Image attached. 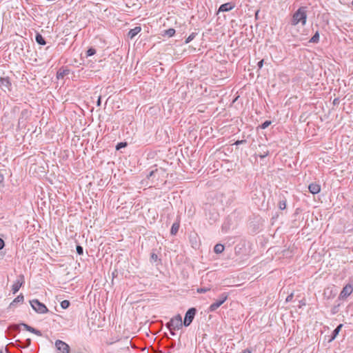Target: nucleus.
Masks as SVG:
<instances>
[{
	"label": "nucleus",
	"instance_id": "obj_1",
	"mask_svg": "<svg viewBox=\"0 0 353 353\" xmlns=\"http://www.w3.org/2000/svg\"><path fill=\"white\" fill-rule=\"evenodd\" d=\"M307 21V7H300L293 14L290 23L296 26L301 23L302 26L306 24Z\"/></svg>",
	"mask_w": 353,
	"mask_h": 353
},
{
	"label": "nucleus",
	"instance_id": "obj_2",
	"mask_svg": "<svg viewBox=\"0 0 353 353\" xmlns=\"http://www.w3.org/2000/svg\"><path fill=\"white\" fill-rule=\"evenodd\" d=\"M30 304L32 308L38 314H46L49 311L46 305L38 299H35L30 301Z\"/></svg>",
	"mask_w": 353,
	"mask_h": 353
},
{
	"label": "nucleus",
	"instance_id": "obj_3",
	"mask_svg": "<svg viewBox=\"0 0 353 353\" xmlns=\"http://www.w3.org/2000/svg\"><path fill=\"white\" fill-rule=\"evenodd\" d=\"M164 174L162 169H155L150 172L147 176L148 179L150 181V186L158 185V181L160 180L161 175Z\"/></svg>",
	"mask_w": 353,
	"mask_h": 353
},
{
	"label": "nucleus",
	"instance_id": "obj_4",
	"mask_svg": "<svg viewBox=\"0 0 353 353\" xmlns=\"http://www.w3.org/2000/svg\"><path fill=\"white\" fill-rule=\"evenodd\" d=\"M183 323L181 316L178 314L166 323V327L169 330H179L182 327Z\"/></svg>",
	"mask_w": 353,
	"mask_h": 353
},
{
	"label": "nucleus",
	"instance_id": "obj_5",
	"mask_svg": "<svg viewBox=\"0 0 353 353\" xmlns=\"http://www.w3.org/2000/svg\"><path fill=\"white\" fill-rule=\"evenodd\" d=\"M21 327H23L27 331L32 332L37 336H42V333L40 330H37L26 323H21L19 325H12L10 327V328L13 329L14 331H18L20 330Z\"/></svg>",
	"mask_w": 353,
	"mask_h": 353
},
{
	"label": "nucleus",
	"instance_id": "obj_6",
	"mask_svg": "<svg viewBox=\"0 0 353 353\" xmlns=\"http://www.w3.org/2000/svg\"><path fill=\"white\" fill-rule=\"evenodd\" d=\"M196 311L197 310L195 307H191L188 310V311L186 312V313L185 314V317H184V320H183V325L185 327L189 326L192 323V322L194 320V316L196 314Z\"/></svg>",
	"mask_w": 353,
	"mask_h": 353
},
{
	"label": "nucleus",
	"instance_id": "obj_7",
	"mask_svg": "<svg viewBox=\"0 0 353 353\" xmlns=\"http://www.w3.org/2000/svg\"><path fill=\"white\" fill-rule=\"evenodd\" d=\"M228 294L227 293H225V292L222 293L220 295V296H219V299L216 300L214 303H212L210 305V307L208 308V311L209 312H214V311H215L223 303H224V302L228 299Z\"/></svg>",
	"mask_w": 353,
	"mask_h": 353
},
{
	"label": "nucleus",
	"instance_id": "obj_8",
	"mask_svg": "<svg viewBox=\"0 0 353 353\" xmlns=\"http://www.w3.org/2000/svg\"><path fill=\"white\" fill-rule=\"evenodd\" d=\"M55 347L57 348V353H70V346L61 340L58 339L55 341Z\"/></svg>",
	"mask_w": 353,
	"mask_h": 353
},
{
	"label": "nucleus",
	"instance_id": "obj_9",
	"mask_svg": "<svg viewBox=\"0 0 353 353\" xmlns=\"http://www.w3.org/2000/svg\"><path fill=\"white\" fill-rule=\"evenodd\" d=\"M352 292H353V285L348 283L343 288V289L339 296V299H344L347 298V296H349L352 293Z\"/></svg>",
	"mask_w": 353,
	"mask_h": 353
},
{
	"label": "nucleus",
	"instance_id": "obj_10",
	"mask_svg": "<svg viewBox=\"0 0 353 353\" xmlns=\"http://www.w3.org/2000/svg\"><path fill=\"white\" fill-rule=\"evenodd\" d=\"M25 283V278L23 274H20L18 276L17 279L14 283V284L12 286V291L13 294H16L21 287L23 285V284Z\"/></svg>",
	"mask_w": 353,
	"mask_h": 353
},
{
	"label": "nucleus",
	"instance_id": "obj_11",
	"mask_svg": "<svg viewBox=\"0 0 353 353\" xmlns=\"http://www.w3.org/2000/svg\"><path fill=\"white\" fill-rule=\"evenodd\" d=\"M0 88L3 90L5 92L6 90L11 91L12 90V83L11 81L8 77H3L0 78Z\"/></svg>",
	"mask_w": 353,
	"mask_h": 353
},
{
	"label": "nucleus",
	"instance_id": "obj_12",
	"mask_svg": "<svg viewBox=\"0 0 353 353\" xmlns=\"http://www.w3.org/2000/svg\"><path fill=\"white\" fill-rule=\"evenodd\" d=\"M234 7L235 3L232 1L223 3L219 8L218 13L221 12H229L232 10Z\"/></svg>",
	"mask_w": 353,
	"mask_h": 353
},
{
	"label": "nucleus",
	"instance_id": "obj_13",
	"mask_svg": "<svg viewBox=\"0 0 353 353\" xmlns=\"http://www.w3.org/2000/svg\"><path fill=\"white\" fill-rule=\"evenodd\" d=\"M308 189L310 193L312 194H316L320 192L321 186L316 183H312L309 185Z\"/></svg>",
	"mask_w": 353,
	"mask_h": 353
},
{
	"label": "nucleus",
	"instance_id": "obj_14",
	"mask_svg": "<svg viewBox=\"0 0 353 353\" xmlns=\"http://www.w3.org/2000/svg\"><path fill=\"white\" fill-rule=\"evenodd\" d=\"M70 74V70L61 68L57 72V78L58 79H63L64 77Z\"/></svg>",
	"mask_w": 353,
	"mask_h": 353
},
{
	"label": "nucleus",
	"instance_id": "obj_15",
	"mask_svg": "<svg viewBox=\"0 0 353 353\" xmlns=\"http://www.w3.org/2000/svg\"><path fill=\"white\" fill-rule=\"evenodd\" d=\"M141 28L140 26H136L128 32V36L130 39H132L141 32Z\"/></svg>",
	"mask_w": 353,
	"mask_h": 353
},
{
	"label": "nucleus",
	"instance_id": "obj_16",
	"mask_svg": "<svg viewBox=\"0 0 353 353\" xmlns=\"http://www.w3.org/2000/svg\"><path fill=\"white\" fill-rule=\"evenodd\" d=\"M323 294L327 299H330L335 296L336 292H334L333 288H327L325 289Z\"/></svg>",
	"mask_w": 353,
	"mask_h": 353
},
{
	"label": "nucleus",
	"instance_id": "obj_17",
	"mask_svg": "<svg viewBox=\"0 0 353 353\" xmlns=\"http://www.w3.org/2000/svg\"><path fill=\"white\" fill-rule=\"evenodd\" d=\"M343 327V324H339L332 332V336H331V339H330V341L335 339V338L337 336V335L339 334V332L341 331V328Z\"/></svg>",
	"mask_w": 353,
	"mask_h": 353
},
{
	"label": "nucleus",
	"instance_id": "obj_18",
	"mask_svg": "<svg viewBox=\"0 0 353 353\" xmlns=\"http://www.w3.org/2000/svg\"><path fill=\"white\" fill-rule=\"evenodd\" d=\"M35 40L38 44L41 45V46H44L46 43L45 39L39 33H37V34L35 36Z\"/></svg>",
	"mask_w": 353,
	"mask_h": 353
},
{
	"label": "nucleus",
	"instance_id": "obj_19",
	"mask_svg": "<svg viewBox=\"0 0 353 353\" xmlns=\"http://www.w3.org/2000/svg\"><path fill=\"white\" fill-rule=\"evenodd\" d=\"M179 223H174L172 225L171 230H170V234L172 235H175L179 231Z\"/></svg>",
	"mask_w": 353,
	"mask_h": 353
},
{
	"label": "nucleus",
	"instance_id": "obj_20",
	"mask_svg": "<svg viewBox=\"0 0 353 353\" xmlns=\"http://www.w3.org/2000/svg\"><path fill=\"white\" fill-rule=\"evenodd\" d=\"M224 250V246L222 244L218 243L214 247V252L216 254H221Z\"/></svg>",
	"mask_w": 353,
	"mask_h": 353
},
{
	"label": "nucleus",
	"instance_id": "obj_21",
	"mask_svg": "<svg viewBox=\"0 0 353 353\" xmlns=\"http://www.w3.org/2000/svg\"><path fill=\"white\" fill-rule=\"evenodd\" d=\"M319 41V33L317 31L310 39V42L313 43H317Z\"/></svg>",
	"mask_w": 353,
	"mask_h": 353
},
{
	"label": "nucleus",
	"instance_id": "obj_22",
	"mask_svg": "<svg viewBox=\"0 0 353 353\" xmlns=\"http://www.w3.org/2000/svg\"><path fill=\"white\" fill-rule=\"evenodd\" d=\"M175 34V30L174 28H169L164 31V36H168V37H173Z\"/></svg>",
	"mask_w": 353,
	"mask_h": 353
},
{
	"label": "nucleus",
	"instance_id": "obj_23",
	"mask_svg": "<svg viewBox=\"0 0 353 353\" xmlns=\"http://www.w3.org/2000/svg\"><path fill=\"white\" fill-rule=\"evenodd\" d=\"M24 301V296L22 294H20L18 295L14 299V303H23Z\"/></svg>",
	"mask_w": 353,
	"mask_h": 353
},
{
	"label": "nucleus",
	"instance_id": "obj_24",
	"mask_svg": "<svg viewBox=\"0 0 353 353\" xmlns=\"http://www.w3.org/2000/svg\"><path fill=\"white\" fill-rule=\"evenodd\" d=\"M96 54V50L92 48V47H90L88 49V50L86 51V56L87 57H90V56H92L94 54Z\"/></svg>",
	"mask_w": 353,
	"mask_h": 353
},
{
	"label": "nucleus",
	"instance_id": "obj_25",
	"mask_svg": "<svg viewBox=\"0 0 353 353\" xmlns=\"http://www.w3.org/2000/svg\"><path fill=\"white\" fill-rule=\"evenodd\" d=\"M70 305V303L69 301L68 300H63L61 302V307L63 308V309H67L69 307Z\"/></svg>",
	"mask_w": 353,
	"mask_h": 353
},
{
	"label": "nucleus",
	"instance_id": "obj_26",
	"mask_svg": "<svg viewBox=\"0 0 353 353\" xmlns=\"http://www.w3.org/2000/svg\"><path fill=\"white\" fill-rule=\"evenodd\" d=\"M196 35V33H195V32H192V33H191V34L188 36V37L185 39V43H190V41H192L195 38Z\"/></svg>",
	"mask_w": 353,
	"mask_h": 353
},
{
	"label": "nucleus",
	"instance_id": "obj_27",
	"mask_svg": "<svg viewBox=\"0 0 353 353\" xmlns=\"http://www.w3.org/2000/svg\"><path fill=\"white\" fill-rule=\"evenodd\" d=\"M126 146H127V143L126 142H119L116 145V150H120L121 148H125Z\"/></svg>",
	"mask_w": 353,
	"mask_h": 353
},
{
	"label": "nucleus",
	"instance_id": "obj_28",
	"mask_svg": "<svg viewBox=\"0 0 353 353\" xmlns=\"http://www.w3.org/2000/svg\"><path fill=\"white\" fill-rule=\"evenodd\" d=\"M271 123L272 122L270 121H265L261 125H259V128L261 129H265L271 124Z\"/></svg>",
	"mask_w": 353,
	"mask_h": 353
},
{
	"label": "nucleus",
	"instance_id": "obj_29",
	"mask_svg": "<svg viewBox=\"0 0 353 353\" xmlns=\"http://www.w3.org/2000/svg\"><path fill=\"white\" fill-rule=\"evenodd\" d=\"M76 250L78 254L82 255L83 254V248L81 245H77Z\"/></svg>",
	"mask_w": 353,
	"mask_h": 353
},
{
	"label": "nucleus",
	"instance_id": "obj_30",
	"mask_svg": "<svg viewBox=\"0 0 353 353\" xmlns=\"http://www.w3.org/2000/svg\"><path fill=\"white\" fill-rule=\"evenodd\" d=\"M279 207L281 210H284L286 208V201L283 200L279 203Z\"/></svg>",
	"mask_w": 353,
	"mask_h": 353
},
{
	"label": "nucleus",
	"instance_id": "obj_31",
	"mask_svg": "<svg viewBox=\"0 0 353 353\" xmlns=\"http://www.w3.org/2000/svg\"><path fill=\"white\" fill-rule=\"evenodd\" d=\"M209 290H210V289L208 288H199L197 289V292L198 293H205Z\"/></svg>",
	"mask_w": 353,
	"mask_h": 353
},
{
	"label": "nucleus",
	"instance_id": "obj_32",
	"mask_svg": "<svg viewBox=\"0 0 353 353\" xmlns=\"http://www.w3.org/2000/svg\"><path fill=\"white\" fill-rule=\"evenodd\" d=\"M158 260V256L155 253H152L150 256V261H157Z\"/></svg>",
	"mask_w": 353,
	"mask_h": 353
},
{
	"label": "nucleus",
	"instance_id": "obj_33",
	"mask_svg": "<svg viewBox=\"0 0 353 353\" xmlns=\"http://www.w3.org/2000/svg\"><path fill=\"white\" fill-rule=\"evenodd\" d=\"M246 143V140L243 139V140H237L234 143V144L236 145H239L243 144V143Z\"/></svg>",
	"mask_w": 353,
	"mask_h": 353
},
{
	"label": "nucleus",
	"instance_id": "obj_34",
	"mask_svg": "<svg viewBox=\"0 0 353 353\" xmlns=\"http://www.w3.org/2000/svg\"><path fill=\"white\" fill-rule=\"evenodd\" d=\"M4 247H5V242L1 238H0V250H2Z\"/></svg>",
	"mask_w": 353,
	"mask_h": 353
},
{
	"label": "nucleus",
	"instance_id": "obj_35",
	"mask_svg": "<svg viewBox=\"0 0 353 353\" xmlns=\"http://www.w3.org/2000/svg\"><path fill=\"white\" fill-rule=\"evenodd\" d=\"M339 306V304L337 305V306H334L332 309V314H336V312H338V307Z\"/></svg>",
	"mask_w": 353,
	"mask_h": 353
},
{
	"label": "nucleus",
	"instance_id": "obj_36",
	"mask_svg": "<svg viewBox=\"0 0 353 353\" xmlns=\"http://www.w3.org/2000/svg\"><path fill=\"white\" fill-rule=\"evenodd\" d=\"M268 154H269V152L268 151H265V152H263V154H260L259 157H260L261 159H263V158L266 157Z\"/></svg>",
	"mask_w": 353,
	"mask_h": 353
},
{
	"label": "nucleus",
	"instance_id": "obj_37",
	"mask_svg": "<svg viewBox=\"0 0 353 353\" xmlns=\"http://www.w3.org/2000/svg\"><path fill=\"white\" fill-rule=\"evenodd\" d=\"M292 298H293V294H291L287 296L285 301L289 302V301H292Z\"/></svg>",
	"mask_w": 353,
	"mask_h": 353
},
{
	"label": "nucleus",
	"instance_id": "obj_38",
	"mask_svg": "<svg viewBox=\"0 0 353 353\" xmlns=\"http://www.w3.org/2000/svg\"><path fill=\"white\" fill-rule=\"evenodd\" d=\"M257 65H258L259 68L261 69L263 65V59L259 61L257 63Z\"/></svg>",
	"mask_w": 353,
	"mask_h": 353
},
{
	"label": "nucleus",
	"instance_id": "obj_39",
	"mask_svg": "<svg viewBox=\"0 0 353 353\" xmlns=\"http://www.w3.org/2000/svg\"><path fill=\"white\" fill-rule=\"evenodd\" d=\"M101 97H99L97 101V106H100L101 105Z\"/></svg>",
	"mask_w": 353,
	"mask_h": 353
},
{
	"label": "nucleus",
	"instance_id": "obj_40",
	"mask_svg": "<svg viewBox=\"0 0 353 353\" xmlns=\"http://www.w3.org/2000/svg\"><path fill=\"white\" fill-rule=\"evenodd\" d=\"M17 303H14V300L10 303V304L9 305V308H12V307H14Z\"/></svg>",
	"mask_w": 353,
	"mask_h": 353
},
{
	"label": "nucleus",
	"instance_id": "obj_41",
	"mask_svg": "<svg viewBox=\"0 0 353 353\" xmlns=\"http://www.w3.org/2000/svg\"><path fill=\"white\" fill-rule=\"evenodd\" d=\"M242 353H251V351L249 349H245L243 350Z\"/></svg>",
	"mask_w": 353,
	"mask_h": 353
},
{
	"label": "nucleus",
	"instance_id": "obj_42",
	"mask_svg": "<svg viewBox=\"0 0 353 353\" xmlns=\"http://www.w3.org/2000/svg\"><path fill=\"white\" fill-rule=\"evenodd\" d=\"M4 180L3 175L0 174V183H2Z\"/></svg>",
	"mask_w": 353,
	"mask_h": 353
},
{
	"label": "nucleus",
	"instance_id": "obj_43",
	"mask_svg": "<svg viewBox=\"0 0 353 353\" xmlns=\"http://www.w3.org/2000/svg\"><path fill=\"white\" fill-rule=\"evenodd\" d=\"M26 343H27L26 346L30 345V343H31V340H30V339H28L26 340Z\"/></svg>",
	"mask_w": 353,
	"mask_h": 353
},
{
	"label": "nucleus",
	"instance_id": "obj_44",
	"mask_svg": "<svg viewBox=\"0 0 353 353\" xmlns=\"http://www.w3.org/2000/svg\"><path fill=\"white\" fill-rule=\"evenodd\" d=\"M170 330V334H171L172 336H174V335H175V332H174V330Z\"/></svg>",
	"mask_w": 353,
	"mask_h": 353
},
{
	"label": "nucleus",
	"instance_id": "obj_45",
	"mask_svg": "<svg viewBox=\"0 0 353 353\" xmlns=\"http://www.w3.org/2000/svg\"><path fill=\"white\" fill-rule=\"evenodd\" d=\"M21 342L20 341H19V340H17V341H16V343H17V345H19V346H21Z\"/></svg>",
	"mask_w": 353,
	"mask_h": 353
},
{
	"label": "nucleus",
	"instance_id": "obj_46",
	"mask_svg": "<svg viewBox=\"0 0 353 353\" xmlns=\"http://www.w3.org/2000/svg\"><path fill=\"white\" fill-rule=\"evenodd\" d=\"M334 103H336V99H334Z\"/></svg>",
	"mask_w": 353,
	"mask_h": 353
},
{
	"label": "nucleus",
	"instance_id": "obj_47",
	"mask_svg": "<svg viewBox=\"0 0 353 353\" xmlns=\"http://www.w3.org/2000/svg\"><path fill=\"white\" fill-rule=\"evenodd\" d=\"M334 103H336V99H334Z\"/></svg>",
	"mask_w": 353,
	"mask_h": 353
},
{
	"label": "nucleus",
	"instance_id": "obj_48",
	"mask_svg": "<svg viewBox=\"0 0 353 353\" xmlns=\"http://www.w3.org/2000/svg\"><path fill=\"white\" fill-rule=\"evenodd\" d=\"M0 353H3V352L1 350V351H0Z\"/></svg>",
	"mask_w": 353,
	"mask_h": 353
},
{
	"label": "nucleus",
	"instance_id": "obj_49",
	"mask_svg": "<svg viewBox=\"0 0 353 353\" xmlns=\"http://www.w3.org/2000/svg\"><path fill=\"white\" fill-rule=\"evenodd\" d=\"M352 5H353V0H352Z\"/></svg>",
	"mask_w": 353,
	"mask_h": 353
}]
</instances>
